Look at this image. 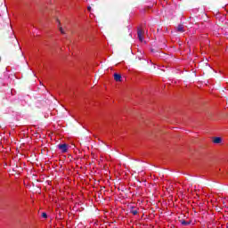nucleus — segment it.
<instances>
[{"label":"nucleus","instance_id":"4","mask_svg":"<svg viewBox=\"0 0 228 228\" xmlns=\"http://www.w3.org/2000/svg\"><path fill=\"white\" fill-rule=\"evenodd\" d=\"M180 223L182 224V225H183V227H187V225H190V224H191V221H185L184 219L180 220Z\"/></svg>","mask_w":228,"mask_h":228},{"label":"nucleus","instance_id":"12","mask_svg":"<svg viewBox=\"0 0 228 228\" xmlns=\"http://www.w3.org/2000/svg\"><path fill=\"white\" fill-rule=\"evenodd\" d=\"M15 44H17V45H19V42H17L16 40H14Z\"/></svg>","mask_w":228,"mask_h":228},{"label":"nucleus","instance_id":"5","mask_svg":"<svg viewBox=\"0 0 228 228\" xmlns=\"http://www.w3.org/2000/svg\"><path fill=\"white\" fill-rule=\"evenodd\" d=\"M176 29H177V31H178L179 33H184V26H183V25H178V26L176 27Z\"/></svg>","mask_w":228,"mask_h":228},{"label":"nucleus","instance_id":"3","mask_svg":"<svg viewBox=\"0 0 228 228\" xmlns=\"http://www.w3.org/2000/svg\"><path fill=\"white\" fill-rule=\"evenodd\" d=\"M114 79L115 81L117 82H122V75L121 74H118V73H115L114 74Z\"/></svg>","mask_w":228,"mask_h":228},{"label":"nucleus","instance_id":"2","mask_svg":"<svg viewBox=\"0 0 228 228\" xmlns=\"http://www.w3.org/2000/svg\"><path fill=\"white\" fill-rule=\"evenodd\" d=\"M137 37H138L140 42H143V30L138 28Z\"/></svg>","mask_w":228,"mask_h":228},{"label":"nucleus","instance_id":"7","mask_svg":"<svg viewBox=\"0 0 228 228\" xmlns=\"http://www.w3.org/2000/svg\"><path fill=\"white\" fill-rule=\"evenodd\" d=\"M130 213H132V215H134V216H136V215H138V210L134 209V207H131Z\"/></svg>","mask_w":228,"mask_h":228},{"label":"nucleus","instance_id":"8","mask_svg":"<svg viewBox=\"0 0 228 228\" xmlns=\"http://www.w3.org/2000/svg\"><path fill=\"white\" fill-rule=\"evenodd\" d=\"M59 30L61 31V35H65V30H63V28L59 27Z\"/></svg>","mask_w":228,"mask_h":228},{"label":"nucleus","instance_id":"13","mask_svg":"<svg viewBox=\"0 0 228 228\" xmlns=\"http://www.w3.org/2000/svg\"><path fill=\"white\" fill-rule=\"evenodd\" d=\"M0 61H1V58H0Z\"/></svg>","mask_w":228,"mask_h":228},{"label":"nucleus","instance_id":"6","mask_svg":"<svg viewBox=\"0 0 228 228\" xmlns=\"http://www.w3.org/2000/svg\"><path fill=\"white\" fill-rule=\"evenodd\" d=\"M213 143H222V137H214Z\"/></svg>","mask_w":228,"mask_h":228},{"label":"nucleus","instance_id":"9","mask_svg":"<svg viewBox=\"0 0 228 228\" xmlns=\"http://www.w3.org/2000/svg\"><path fill=\"white\" fill-rule=\"evenodd\" d=\"M42 217H43V218H47V213L43 212V213H42Z\"/></svg>","mask_w":228,"mask_h":228},{"label":"nucleus","instance_id":"11","mask_svg":"<svg viewBox=\"0 0 228 228\" xmlns=\"http://www.w3.org/2000/svg\"><path fill=\"white\" fill-rule=\"evenodd\" d=\"M151 53H158V50L151 49Z\"/></svg>","mask_w":228,"mask_h":228},{"label":"nucleus","instance_id":"10","mask_svg":"<svg viewBox=\"0 0 228 228\" xmlns=\"http://www.w3.org/2000/svg\"><path fill=\"white\" fill-rule=\"evenodd\" d=\"M87 10H88V12H92V7H91V6H88V7H87Z\"/></svg>","mask_w":228,"mask_h":228},{"label":"nucleus","instance_id":"1","mask_svg":"<svg viewBox=\"0 0 228 228\" xmlns=\"http://www.w3.org/2000/svg\"><path fill=\"white\" fill-rule=\"evenodd\" d=\"M58 149H59L61 152L65 153V152H67V151H69V145H67V143L59 144V145H58Z\"/></svg>","mask_w":228,"mask_h":228}]
</instances>
